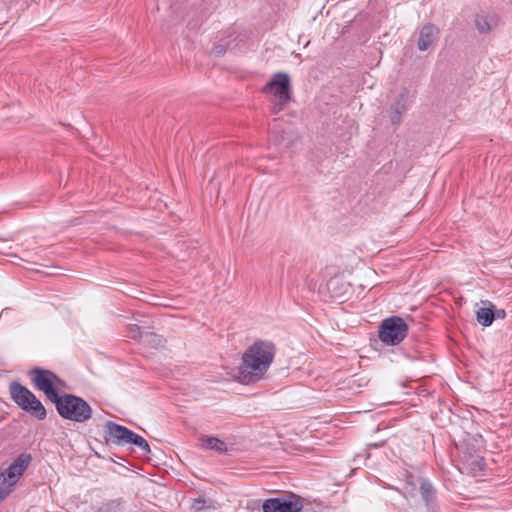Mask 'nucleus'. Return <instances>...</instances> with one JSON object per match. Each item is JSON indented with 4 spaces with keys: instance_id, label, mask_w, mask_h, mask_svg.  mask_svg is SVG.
<instances>
[{
    "instance_id": "9d476101",
    "label": "nucleus",
    "mask_w": 512,
    "mask_h": 512,
    "mask_svg": "<svg viewBox=\"0 0 512 512\" xmlns=\"http://www.w3.org/2000/svg\"><path fill=\"white\" fill-rule=\"evenodd\" d=\"M32 457L28 453L20 454L4 471L7 475L8 479H11V482H17L19 477L25 472L28 468Z\"/></svg>"
},
{
    "instance_id": "f3484780",
    "label": "nucleus",
    "mask_w": 512,
    "mask_h": 512,
    "mask_svg": "<svg viewBox=\"0 0 512 512\" xmlns=\"http://www.w3.org/2000/svg\"><path fill=\"white\" fill-rule=\"evenodd\" d=\"M420 492L425 503L429 505L435 496V490L431 483L428 481H422L420 485Z\"/></svg>"
},
{
    "instance_id": "412c9836",
    "label": "nucleus",
    "mask_w": 512,
    "mask_h": 512,
    "mask_svg": "<svg viewBox=\"0 0 512 512\" xmlns=\"http://www.w3.org/2000/svg\"><path fill=\"white\" fill-rule=\"evenodd\" d=\"M226 52V49L223 45L219 44V45H216L214 46L213 50H212V53L215 55V56H222L223 54H225Z\"/></svg>"
},
{
    "instance_id": "9b49d317",
    "label": "nucleus",
    "mask_w": 512,
    "mask_h": 512,
    "mask_svg": "<svg viewBox=\"0 0 512 512\" xmlns=\"http://www.w3.org/2000/svg\"><path fill=\"white\" fill-rule=\"evenodd\" d=\"M439 38V29L428 23L424 25L419 32V39L417 47L420 51H426L429 49Z\"/></svg>"
},
{
    "instance_id": "f8f14e48",
    "label": "nucleus",
    "mask_w": 512,
    "mask_h": 512,
    "mask_svg": "<svg viewBox=\"0 0 512 512\" xmlns=\"http://www.w3.org/2000/svg\"><path fill=\"white\" fill-rule=\"evenodd\" d=\"M474 22L479 33L484 34L490 32L497 25V17L495 15L478 13Z\"/></svg>"
},
{
    "instance_id": "39448f33",
    "label": "nucleus",
    "mask_w": 512,
    "mask_h": 512,
    "mask_svg": "<svg viewBox=\"0 0 512 512\" xmlns=\"http://www.w3.org/2000/svg\"><path fill=\"white\" fill-rule=\"evenodd\" d=\"M263 90L275 96L279 111L291 100L290 78L286 73H275Z\"/></svg>"
},
{
    "instance_id": "2eb2a0df",
    "label": "nucleus",
    "mask_w": 512,
    "mask_h": 512,
    "mask_svg": "<svg viewBox=\"0 0 512 512\" xmlns=\"http://www.w3.org/2000/svg\"><path fill=\"white\" fill-rule=\"evenodd\" d=\"M15 484V482H11V479H8L4 472L0 473V502L11 493Z\"/></svg>"
},
{
    "instance_id": "4be33fe9",
    "label": "nucleus",
    "mask_w": 512,
    "mask_h": 512,
    "mask_svg": "<svg viewBox=\"0 0 512 512\" xmlns=\"http://www.w3.org/2000/svg\"><path fill=\"white\" fill-rule=\"evenodd\" d=\"M495 313V317L497 318H504L506 316V313L504 310H497Z\"/></svg>"
},
{
    "instance_id": "f03ea898",
    "label": "nucleus",
    "mask_w": 512,
    "mask_h": 512,
    "mask_svg": "<svg viewBox=\"0 0 512 512\" xmlns=\"http://www.w3.org/2000/svg\"><path fill=\"white\" fill-rule=\"evenodd\" d=\"M54 404L63 419L84 423L92 416L90 405L83 398L73 394L60 395Z\"/></svg>"
},
{
    "instance_id": "1a4fd4ad",
    "label": "nucleus",
    "mask_w": 512,
    "mask_h": 512,
    "mask_svg": "<svg viewBox=\"0 0 512 512\" xmlns=\"http://www.w3.org/2000/svg\"><path fill=\"white\" fill-rule=\"evenodd\" d=\"M104 438L106 442L116 445H125L131 436L132 430L113 421H107L104 425Z\"/></svg>"
},
{
    "instance_id": "6e6552de",
    "label": "nucleus",
    "mask_w": 512,
    "mask_h": 512,
    "mask_svg": "<svg viewBox=\"0 0 512 512\" xmlns=\"http://www.w3.org/2000/svg\"><path fill=\"white\" fill-rule=\"evenodd\" d=\"M414 95L406 87L401 88L393 104L391 105L390 121L393 125H399L402 115L405 114L412 103Z\"/></svg>"
},
{
    "instance_id": "ddd939ff",
    "label": "nucleus",
    "mask_w": 512,
    "mask_h": 512,
    "mask_svg": "<svg viewBox=\"0 0 512 512\" xmlns=\"http://www.w3.org/2000/svg\"><path fill=\"white\" fill-rule=\"evenodd\" d=\"M487 303L489 307L479 308L476 312L477 321L484 327L490 326L495 319L494 305L490 302Z\"/></svg>"
},
{
    "instance_id": "aec40b11",
    "label": "nucleus",
    "mask_w": 512,
    "mask_h": 512,
    "mask_svg": "<svg viewBox=\"0 0 512 512\" xmlns=\"http://www.w3.org/2000/svg\"><path fill=\"white\" fill-rule=\"evenodd\" d=\"M53 380H54V383H53L54 389L57 393H58V390H61L66 386L65 381L62 380L60 377H58L54 372H53Z\"/></svg>"
},
{
    "instance_id": "dca6fc26",
    "label": "nucleus",
    "mask_w": 512,
    "mask_h": 512,
    "mask_svg": "<svg viewBox=\"0 0 512 512\" xmlns=\"http://www.w3.org/2000/svg\"><path fill=\"white\" fill-rule=\"evenodd\" d=\"M127 444H133L140 448L145 454L150 453V446L148 442L140 435L136 434L132 431L131 436L129 438V441H127Z\"/></svg>"
},
{
    "instance_id": "423d86ee",
    "label": "nucleus",
    "mask_w": 512,
    "mask_h": 512,
    "mask_svg": "<svg viewBox=\"0 0 512 512\" xmlns=\"http://www.w3.org/2000/svg\"><path fill=\"white\" fill-rule=\"evenodd\" d=\"M303 504L299 496L295 494L270 498L263 502V512H300Z\"/></svg>"
},
{
    "instance_id": "b1692460",
    "label": "nucleus",
    "mask_w": 512,
    "mask_h": 512,
    "mask_svg": "<svg viewBox=\"0 0 512 512\" xmlns=\"http://www.w3.org/2000/svg\"><path fill=\"white\" fill-rule=\"evenodd\" d=\"M480 462H483V458H479L477 463L480 464Z\"/></svg>"
},
{
    "instance_id": "7ed1b4c3",
    "label": "nucleus",
    "mask_w": 512,
    "mask_h": 512,
    "mask_svg": "<svg viewBox=\"0 0 512 512\" xmlns=\"http://www.w3.org/2000/svg\"><path fill=\"white\" fill-rule=\"evenodd\" d=\"M9 393L11 399L19 408L35 416L38 420L46 418L47 412L45 407L27 387L13 381L9 385Z\"/></svg>"
},
{
    "instance_id": "6ab92c4d",
    "label": "nucleus",
    "mask_w": 512,
    "mask_h": 512,
    "mask_svg": "<svg viewBox=\"0 0 512 512\" xmlns=\"http://www.w3.org/2000/svg\"><path fill=\"white\" fill-rule=\"evenodd\" d=\"M128 329L132 338L142 340V338L144 337V335L140 332V328L138 325L130 324L128 326Z\"/></svg>"
},
{
    "instance_id": "20e7f679",
    "label": "nucleus",
    "mask_w": 512,
    "mask_h": 512,
    "mask_svg": "<svg viewBox=\"0 0 512 512\" xmlns=\"http://www.w3.org/2000/svg\"><path fill=\"white\" fill-rule=\"evenodd\" d=\"M408 326L399 316L384 319L379 327V339L386 345H397L407 336Z\"/></svg>"
},
{
    "instance_id": "5701e85b",
    "label": "nucleus",
    "mask_w": 512,
    "mask_h": 512,
    "mask_svg": "<svg viewBox=\"0 0 512 512\" xmlns=\"http://www.w3.org/2000/svg\"><path fill=\"white\" fill-rule=\"evenodd\" d=\"M145 337H146V338H152V339H153V341L157 338L158 343H160V342H161V340L158 338V336H157V335H155V334H153V333H146V334H145Z\"/></svg>"
},
{
    "instance_id": "a211bd4d",
    "label": "nucleus",
    "mask_w": 512,
    "mask_h": 512,
    "mask_svg": "<svg viewBox=\"0 0 512 512\" xmlns=\"http://www.w3.org/2000/svg\"><path fill=\"white\" fill-rule=\"evenodd\" d=\"M192 508L195 511H202L204 509L214 508V505L212 504V501L207 500L204 497H198V498L194 499Z\"/></svg>"
},
{
    "instance_id": "4468645a",
    "label": "nucleus",
    "mask_w": 512,
    "mask_h": 512,
    "mask_svg": "<svg viewBox=\"0 0 512 512\" xmlns=\"http://www.w3.org/2000/svg\"><path fill=\"white\" fill-rule=\"evenodd\" d=\"M201 441H202V446L205 449L215 450L219 453L226 452V450H227L226 443L216 437H212V436L203 437L201 439Z\"/></svg>"
},
{
    "instance_id": "0eeeda50",
    "label": "nucleus",
    "mask_w": 512,
    "mask_h": 512,
    "mask_svg": "<svg viewBox=\"0 0 512 512\" xmlns=\"http://www.w3.org/2000/svg\"><path fill=\"white\" fill-rule=\"evenodd\" d=\"M29 375L34 386L42 391L52 403L58 399L60 395L54 389L53 372L51 370L36 367L29 371Z\"/></svg>"
},
{
    "instance_id": "f257e3e1",
    "label": "nucleus",
    "mask_w": 512,
    "mask_h": 512,
    "mask_svg": "<svg viewBox=\"0 0 512 512\" xmlns=\"http://www.w3.org/2000/svg\"><path fill=\"white\" fill-rule=\"evenodd\" d=\"M276 347L272 341L257 340L242 355L239 366V380L251 384L263 378L273 362Z\"/></svg>"
}]
</instances>
